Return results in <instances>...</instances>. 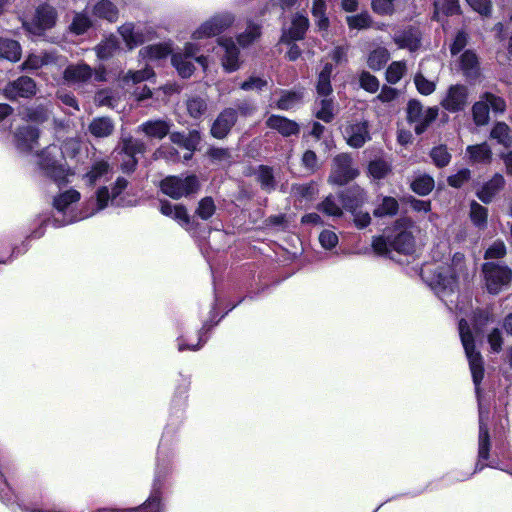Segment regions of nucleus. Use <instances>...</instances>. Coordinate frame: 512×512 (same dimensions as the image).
Instances as JSON below:
<instances>
[{"instance_id":"obj_1","label":"nucleus","mask_w":512,"mask_h":512,"mask_svg":"<svg viewBox=\"0 0 512 512\" xmlns=\"http://www.w3.org/2000/svg\"><path fill=\"white\" fill-rule=\"evenodd\" d=\"M38 165L43 173L58 185L69 182L74 172L66 165L62 150L57 145H49L38 155Z\"/></svg>"},{"instance_id":"obj_2","label":"nucleus","mask_w":512,"mask_h":512,"mask_svg":"<svg viewBox=\"0 0 512 512\" xmlns=\"http://www.w3.org/2000/svg\"><path fill=\"white\" fill-rule=\"evenodd\" d=\"M464 266V255L456 253L452 258L451 267H436L431 286L440 297L455 290L457 277L463 274Z\"/></svg>"},{"instance_id":"obj_3","label":"nucleus","mask_w":512,"mask_h":512,"mask_svg":"<svg viewBox=\"0 0 512 512\" xmlns=\"http://www.w3.org/2000/svg\"><path fill=\"white\" fill-rule=\"evenodd\" d=\"M459 334L469 361L473 382L476 386V390H478V386L484 377L483 359L481 354L475 351L474 338L465 319L459 321Z\"/></svg>"},{"instance_id":"obj_4","label":"nucleus","mask_w":512,"mask_h":512,"mask_svg":"<svg viewBox=\"0 0 512 512\" xmlns=\"http://www.w3.org/2000/svg\"><path fill=\"white\" fill-rule=\"evenodd\" d=\"M161 191L173 199L186 197L199 188L198 179L195 175H189L185 178L178 176H168L160 183Z\"/></svg>"},{"instance_id":"obj_5","label":"nucleus","mask_w":512,"mask_h":512,"mask_svg":"<svg viewBox=\"0 0 512 512\" xmlns=\"http://www.w3.org/2000/svg\"><path fill=\"white\" fill-rule=\"evenodd\" d=\"M438 116L437 107L424 108L420 102L411 100L407 106V119L414 124V131L420 135Z\"/></svg>"},{"instance_id":"obj_6","label":"nucleus","mask_w":512,"mask_h":512,"mask_svg":"<svg viewBox=\"0 0 512 512\" xmlns=\"http://www.w3.org/2000/svg\"><path fill=\"white\" fill-rule=\"evenodd\" d=\"M64 80L70 85L81 86L89 83L92 79L104 81V72L94 71L86 63H77L67 66L63 72Z\"/></svg>"},{"instance_id":"obj_7","label":"nucleus","mask_w":512,"mask_h":512,"mask_svg":"<svg viewBox=\"0 0 512 512\" xmlns=\"http://www.w3.org/2000/svg\"><path fill=\"white\" fill-rule=\"evenodd\" d=\"M234 22V16L230 13L217 14L205 21L199 28H197L192 38L195 40H201L212 36L219 35L227 28H229Z\"/></svg>"},{"instance_id":"obj_8","label":"nucleus","mask_w":512,"mask_h":512,"mask_svg":"<svg viewBox=\"0 0 512 512\" xmlns=\"http://www.w3.org/2000/svg\"><path fill=\"white\" fill-rule=\"evenodd\" d=\"M357 175L358 170L353 167L350 155L343 153L333 159L332 170L329 176L330 182L344 185L353 180Z\"/></svg>"},{"instance_id":"obj_9","label":"nucleus","mask_w":512,"mask_h":512,"mask_svg":"<svg viewBox=\"0 0 512 512\" xmlns=\"http://www.w3.org/2000/svg\"><path fill=\"white\" fill-rule=\"evenodd\" d=\"M469 103V90L467 86L455 84L449 86L440 105L450 113L463 111Z\"/></svg>"},{"instance_id":"obj_10","label":"nucleus","mask_w":512,"mask_h":512,"mask_svg":"<svg viewBox=\"0 0 512 512\" xmlns=\"http://www.w3.org/2000/svg\"><path fill=\"white\" fill-rule=\"evenodd\" d=\"M483 272L487 289L492 294H497L503 286L510 283L512 278V272L509 268L494 263H485Z\"/></svg>"},{"instance_id":"obj_11","label":"nucleus","mask_w":512,"mask_h":512,"mask_svg":"<svg viewBox=\"0 0 512 512\" xmlns=\"http://www.w3.org/2000/svg\"><path fill=\"white\" fill-rule=\"evenodd\" d=\"M198 51L199 47L196 44L187 42L181 52H175L172 54V65L182 78H189L194 73L195 68L192 58L195 57Z\"/></svg>"},{"instance_id":"obj_12","label":"nucleus","mask_w":512,"mask_h":512,"mask_svg":"<svg viewBox=\"0 0 512 512\" xmlns=\"http://www.w3.org/2000/svg\"><path fill=\"white\" fill-rule=\"evenodd\" d=\"M36 91L35 81L30 77L21 76L9 82L4 87L3 94L9 100H16L18 98H30L36 94Z\"/></svg>"},{"instance_id":"obj_13","label":"nucleus","mask_w":512,"mask_h":512,"mask_svg":"<svg viewBox=\"0 0 512 512\" xmlns=\"http://www.w3.org/2000/svg\"><path fill=\"white\" fill-rule=\"evenodd\" d=\"M347 144L353 148H361L371 137L366 121L347 122L342 130Z\"/></svg>"},{"instance_id":"obj_14","label":"nucleus","mask_w":512,"mask_h":512,"mask_svg":"<svg viewBox=\"0 0 512 512\" xmlns=\"http://www.w3.org/2000/svg\"><path fill=\"white\" fill-rule=\"evenodd\" d=\"M56 19L57 12L55 8L43 4L37 8L31 27H28V29L34 34H40L44 30L51 29L55 25Z\"/></svg>"},{"instance_id":"obj_15","label":"nucleus","mask_w":512,"mask_h":512,"mask_svg":"<svg viewBox=\"0 0 512 512\" xmlns=\"http://www.w3.org/2000/svg\"><path fill=\"white\" fill-rule=\"evenodd\" d=\"M237 121L235 109H224L214 120L211 126V135L217 139L225 138Z\"/></svg>"},{"instance_id":"obj_16","label":"nucleus","mask_w":512,"mask_h":512,"mask_svg":"<svg viewBox=\"0 0 512 512\" xmlns=\"http://www.w3.org/2000/svg\"><path fill=\"white\" fill-rule=\"evenodd\" d=\"M64 58L54 52H41L40 54H30L22 63L23 70H37L49 65H62Z\"/></svg>"},{"instance_id":"obj_17","label":"nucleus","mask_w":512,"mask_h":512,"mask_svg":"<svg viewBox=\"0 0 512 512\" xmlns=\"http://www.w3.org/2000/svg\"><path fill=\"white\" fill-rule=\"evenodd\" d=\"M309 27V20L302 14H295L291 26L283 31L281 42L290 44L293 41L301 40Z\"/></svg>"},{"instance_id":"obj_18","label":"nucleus","mask_w":512,"mask_h":512,"mask_svg":"<svg viewBox=\"0 0 512 512\" xmlns=\"http://www.w3.org/2000/svg\"><path fill=\"white\" fill-rule=\"evenodd\" d=\"M505 179L501 174L496 173L490 180L485 182L477 191L476 196L485 204L493 201L494 197L504 188Z\"/></svg>"},{"instance_id":"obj_19","label":"nucleus","mask_w":512,"mask_h":512,"mask_svg":"<svg viewBox=\"0 0 512 512\" xmlns=\"http://www.w3.org/2000/svg\"><path fill=\"white\" fill-rule=\"evenodd\" d=\"M266 126L277 131L283 137L297 135L300 131L298 123L280 115H271L266 120Z\"/></svg>"},{"instance_id":"obj_20","label":"nucleus","mask_w":512,"mask_h":512,"mask_svg":"<svg viewBox=\"0 0 512 512\" xmlns=\"http://www.w3.org/2000/svg\"><path fill=\"white\" fill-rule=\"evenodd\" d=\"M39 130L32 126H23L17 129L15 141L21 151H30L38 143Z\"/></svg>"},{"instance_id":"obj_21","label":"nucleus","mask_w":512,"mask_h":512,"mask_svg":"<svg viewBox=\"0 0 512 512\" xmlns=\"http://www.w3.org/2000/svg\"><path fill=\"white\" fill-rule=\"evenodd\" d=\"M219 45L225 50V54L222 58L223 68L227 72L236 71L240 67L239 63V50L236 47L232 39H219Z\"/></svg>"},{"instance_id":"obj_22","label":"nucleus","mask_w":512,"mask_h":512,"mask_svg":"<svg viewBox=\"0 0 512 512\" xmlns=\"http://www.w3.org/2000/svg\"><path fill=\"white\" fill-rule=\"evenodd\" d=\"M343 206L350 212H354L366 201V195L362 188L353 186L340 194Z\"/></svg>"},{"instance_id":"obj_23","label":"nucleus","mask_w":512,"mask_h":512,"mask_svg":"<svg viewBox=\"0 0 512 512\" xmlns=\"http://www.w3.org/2000/svg\"><path fill=\"white\" fill-rule=\"evenodd\" d=\"M160 212L163 215L176 220L181 226H187L190 223L189 214L183 205H173L170 202L164 200L161 201Z\"/></svg>"},{"instance_id":"obj_24","label":"nucleus","mask_w":512,"mask_h":512,"mask_svg":"<svg viewBox=\"0 0 512 512\" xmlns=\"http://www.w3.org/2000/svg\"><path fill=\"white\" fill-rule=\"evenodd\" d=\"M148 137L162 139L169 134L171 123L166 120H149L139 127Z\"/></svg>"},{"instance_id":"obj_25","label":"nucleus","mask_w":512,"mask_h":512,"mask_svg":"<svg viewBox=\"0 0 512 512\" xmlns=\"http://www.w3.org/2000/svg\"><path fill=\"white\" fill-rule=\"evenodd\" d=\"M126 46L131 50L145 41V36L140 30H136L132 23H125L118 28Z\"/></svg>"},{"instance_id":"obj_26","label":"nucleus","mask_w":512,"mask_h":512,"mask_svg":"<svg viewBox=\"0 0 512 512\" xmlns=\"http://www.w3.org/2000/svg\"><path fill=\"white\" fill-rule=\"evenodd\" d=\"M114 123L109 117H96L89 126V132L96 138H105L110 136L114 131Z\"/></svg>"},{"instance_id":"obj_27","label":"nucleus","mask_w":512,"mask_h":512,"mask_svg":"<svg viewBox=\"0 0 512 512\" xmlns=\"http://www.w3.org/2000/svg\"><path fill=\"white\" fill-rule=\"evenodd\" d=\"M466 154L472 163L488 164L492 160V151L487 143L470 145L466 148Z\"/></svg>"},{"instance_id":"obj_28","label":"nucleus","mask_w":512,"mask_h":512,"mask_svg":"<svg viewBox=\"0 0 512 512\" xmlns=\"http://www.w3.org/2000/svg\"><path fill=\"white\" fill-rule=\"evenodd\" d=\"M172 53V47L169 43H158L148 45L140 49L139 56L148 60H159Z\"/></svg>"},{"instance_id":"obj_29","label":"nucleus","mask_w":512,"mask_h":512,"mask_svg":"<svg viewBox=\"0 0 512 512\" xmlns=\"http://www.w3.org/2000/svg\"><path fill=\"white\" fill-rule=\"evenodd\" d=\"M127 180L124 178H118L115 186L112 188L111 194L106 187H102L97 192V205L98 210H101L107 206L108 200L112 197L115 199L126 187Z\"/></svg>"},{"instance_id":"obj_30","label":"nucleus","mask_w":512,"mask_h":512,"mask_svg":"<svg viewBox=\"0 0 512 512\" xmlns=\"http://www.w3.org/2000/svg\"><path fill=\"white\" fill-rule=\"evenodd\" d=\"M92 13L95 17L115 22L118 19L119 11L111 1L100 0L93 6Z\"/></svg>"},{"instance_id":"obj_31","label":"nucleus","mask_w":512,"mask_h":512,"mask_svg":"<svg viewBox=\"0 0 512 512\" xmlns=\"http://www.w3.org/2000/svg\"><path fill=\"white\" fill-rule=\"evenodd\" d=\"M460 69L466 78H476L479 74V62L476 54L470 50L460 57Z\"/></svg>"},{"instance_id":"obj_32","label":"nucleus","mask_w":512,"mask_h":512,"mask_svg":"<svg viewBox=\"0 0 512 512\" xmlns=\"http://www.w3.org/2000/svg\"><path fill=\"white\" fill-rule=\"evenodd\" d=\"M333 72V66L330 63H326L318 75L317 81V94L320 97H328L332 93L331 86V75Z\"/></svg>"},{"instance_id":"obj_33","label":"nucleus","mask_w":512,"mask_h":512,"mask_svg":"<svg viewBox=\"0 0 512 512\" xmlns=\"http://www.w3.org/2000/svg\"><path fill=\"white\" fill-rule=\"evenodd\" d=\"M391 247L399 253L410 254L414 249V238L410 232L401 231L391 241Z\"/></svg>"},{"instance_id":"obj_34","label":"nucleus","mask_w":512,"mask_h":512,"mask_svg":"<svg viewBox=\"0 0 512 512\" xmlns=\"http://www.w3.org/2000/svg\"><path fill=\"white\" fill-rule=\"evenodd\" d=\"M394 41L400 49L415 51L420 45V40L415 31H402L394 36Z\"/></svg>"},{"instance_id":"obj_35","label":"nucleus","mask_w":512,"mask_h":512,"mask_svg":"<svg viewBox=\"0 0 512 512\" xmlns=\"http://www.w3.org/2000/svg\"><path fill=\"white\" fill-rule=\"evenodd\" d=\"M20 56L21 48L17 41L0 37V58L15 62Z\"/></svg>"},{"instance_id":"obj_36","label":"nucleus","mask_w":512,"mask_h":512,"mask_svg":"<svg viewBox=\"0 0 512 512\" xmlns=\"http://www.w3.org/2000/svg\"><path fill=\"white\" fill-rule=\"evenodd\" d=\"M429 61L426 62L428 64ZM425 70V62L420 64V71L414 76V83L417 91L422 95H430L436 89V80L427 79L423 71Z\"/></svg>"},{"instance_id":"obj_37","label":"nucleus","mask_w":512,"mask_h":512,"mask_svg":"<svg viewBox=\"0 0 512 512\" xmlns=\"http://www.w3.org/2000/svg\"><path fill=\"white\" fill-rule=\"evenodd\" d=\"M119 50V43L115 36H110L95 47L96 54L100 59H108Z\"/></svg>"},{"instance_id":"obj_38","label":"nucleus","mask_w":512,"mask_h":512,"mask_svg":"<svg viewBox=\"0 0 512 512\" xmlns=\"http://www.w3.org/2000/svg\"><path fill=\"white\" fill-rule=\"evenodd\" d=\"M257 180L260 183L261 188L266 192H271L276 187L273 169L269 166H259L257 171Z\"/></svg>"},{"instance_id":"obj_39","label":"nucleus","mask_w":512,"mask_h":512,"mask_svg":"<svg viewBox=\"0 0 512 512\" xmlns=\"http://www.w3.org/2000/svg\"><path fill=\"white\" fill-rule=\"evenodd\" d=\"M491 138L496 139L498 143L505 147L512 145V131L504 122H498L491 131Z\"/></svg>"},{"instance_id":"obj_40","label":"nucleus","mask_w":512,"mask_h":512,"mask_svg":"<svg viewBox=\"0 0 512 512\" xmlns=\"http://www.w3.org/2000/svg\"><path fill=\"white\" fill-rule=\"evenodd\" d=\"M435 182L434 179L427 175H419L415 178V180L411 183V189L421 195H428L434 188Z\"/></svg>"},{"instance_id":"obj_41","label":"nucleus","mask_w":512,"mask_h":512,"mask_svg":"<svg viewBox=\"0 0 512 512\" xmlns=\"http://www.w3.org/2000/svg\"><path fill=\"white\" fill-rule=\"evenodd\" d=\"M92 26V21L85 12L75 13L73 20L69 26V30L76 34H84Z\"/></svg>"},{"instance_id":"obj_42","label":"nucleus","mask_w":512,"mask_h":512,"mask_svg":"<svg viewBox=\"0 0 512 512\" xmlns=\"http://www.w3.org/2000/svg\"><path fill=\"white\" fill-rule=\"evenodd\" d=\"M22 119L35 123H43L48 120L49 112L43 106L28 107L21 112Z\"/></svg>"},{"instance_id":"obj_43","label":"nucleus","mask_w":512,"mask_h":512,"mask_svg":"<svg viewBox=\"0 0 512 512\" xmlns=\"http://www.w3.org/2000/svg\"><path fill=\"white\" fill-rule=\"evenodd\" d=\"M79 199L80 193L76 190L71 189L55 197L53 205L59 212H63L65 211V209L68 208L70 204L79 201Z\"/></svg>"},{"instance_id":"obj_44","label":"nucleus","mask_w":512,"mask_h":512,"mask_svg":"<svg viewBox=\"0 0 512 512\" xmlns=\"http://www.w3.org/2000/svg\"><path fill=\"white\" fill-rule=\"evenodd\" d=\"M389 60L387 49L379 47L373 50L368 56V66L373 70H380Z\"/></svg>"},{"instance_id":"obj_45","label":"nucleus","mask_w":512,"mask_h":512,"mask_svg":"<svg viewBox=\"0 0 512 512\" xmlns=\"http://www.w3.org/2000/svg\"><path fill=\"white\" fill-rule=\"evenodd\" d=\"M488 210L476 201L470 204V218L474 225L483 228L487 223Z\"/></svg>"},{"instance_id":"obj_46","label":"nucleus","mask_w":512,"mask_h":512,"mask_svg":"<svg viewBox=\"0 0 512 512\" xmlns=\"http://www.w3.org/2000/svg\"><path fill=\"white\" fill-rule=\"evenodd\" d=\"M398 202L393 197H384L382 203L374 210L376 217L393 216L398 212Z\"/></svg>"},{"instance_id":"obj_47","label":"nucleus","mask_w":512,"mask_h":512,"mask_svg":"<svg viewBox=\"0 0 512 512\" xmlns=\"http://www.w3.org/2000/svg\"><path fill=\"white\" fill-rule=\"evenodd\" d=\"M473 120L476 125H485L489 120V107L485 100L476 102L472 107Z\"/></svg>"},{"instance_id":"obj_48","label":"nucleus","mask_w":512,"mask_h":512,"mask_svg":"<svg viewBox=\"0 0 512 512\" xmlns=\"http://www.w3.org/2000/svg\"><path fill=\"white\" fill-rule=\"evenodd\" d=\"M430 157L433 163L439 168L447 166L451 161V154L448 152L445 145L434 147L430 152Z\"/></svg>"},{"instance_id":"obj_49","label":"nucleus","mask_w":512,"mask_h":512,"mask_svg":"<svg viewBox=\"0 0 512 512\" xmlns=\"http://www.w3.org/2000/svg\"><path fill=\"white\" fill-rule=\"evenodd\" d=\"M216 211V205L212 197H204L199 201L195 214L202 220L210 219Z\"/></svg>"},{"instance_id":"obj_50","label":"nucleus","mask_w":512,"mask_h":512,"mask_svg":"<svg viewBox=\"0 0 512 512\" xmlns=\"http://www.w3.org/2000/svg\"><path fill=\"white\" fill-rule=\"evenodd\" d=\"M318 209L328 216L340 217L343 214L342 208L336 202L334 196H327L318 206Z\"/></svg>"},{"instance_id":"obj_51","label":"nucleus","mask_w":512,"mask_h":512,"mask_svg":"<svg viewBox=\"0 0 512 512\" xmlns=\"http://www.w3.org/2000/svg\"><path fill=\"white\" fill-rule=\"evenodd\" d=\"M186 107L189 115L195 119L200 118L207 110L205 100L200 97L189 98Z\"/></svg>"},{"instance_id":"obj_52","label":"nucleus","mask_w":512,"mask_h":512,"mask_svg":"<svg viewBox=\"0 0 512 512\" xmlns=\"http://www.w3.org/2000/svg\"><path fill=\"white\" fill-rule=\"evenodd\" d=\"M145 150L144 144L136 139L127 138L122 142L121 150L119 151L120 155H130L136 156V154H141Z\"/></svg>"},{"instance_id":"obj_53","label":"nucleus","mask_w":512,"mask_h":512,"mask_svg":"<svg viewBox=\"0 0 512 512\" xmlns=\"http://www.w3.org/2000/svg\"><path fill=\"white\" fill-rule=\"evenodd\" d=\"M406 72V64L402 61H396L390 64L386 71V79L391 84H396L400 81Z\"/></svg>"},{"instance_id":"obj_54","label":"nucleus","mask_w":512,"mask_h":512,"mask_svg":"<svg viewBox=\"0 0 512 512\" xmlns=\"http://www.w3.org/2000/svg\"><path fill=\"white\" fill-rule=\"evenodd\" d=\"M315 116L326 123L331 122L334 118L333 100L328 97H323L320 101V109L316 111Z\"/></svg>"},{"instance_id":"obj_55","label":"nucleus","mask_w":512,"mask_h":512,"mask_svg":"<svg viewBox=\"0 0 512 512\" xmlns=\"http://www.w3.org/2000/svg\"><path fill=\"white\" fill-rule=\"evenodd\" d=\"M368 171L374 179H383L390 172V165L382 159H377L370 162Z\"/></svg>"},{"instance_id":"obj_56","label":"nucleus","mask_w":512,"mask_h":512,"mask_svg":"<svg viewBox=\"0 0 512 512\" xmlns=\"http://www.w3.org/2000/svg\"><path fill=\"white\" fill-rule=\"evenodd\" d=\"M154 76V72L151 68H144L138 71H128L122 77L123 82L128 83H139L144 80H148Z\"/></svg>"},{"instance_id":"obj_57","label":"nucleus","mask_w":512,"mask_h":512,"mask_svg":"<svg viewBox=\"0 0 512 512\" xmlns=\"http://www.w3.org/2000/svg\"><path fill=\"white\" fill-rule=\"evenodd\" d=\"M489 433L487 428L480 423V429H479V461L487 460L489 456Z\"/></svg>"},{"instance_id":"obj_58","label":"nucleus","mask_w":512,"mask_h":512,"mask_svg":"<svg viewBox=\"0 0 512 512\" xmlns=\"http://www.w3.org/2000/svg\"><path fill=\"white\" fill-rule=\"evenodd\" d=\"M94 101L97 106L115 108L117 106L118 99L112 91L103 89L96 93Z\"/></svg>"},{"instance_id":"obj_59","label":"nucleus","mask_w":512,"mask_h":512,"mask_svg":"<svg viewBox=\"0 0 512 512\" xmlns=\"http://www.w3.org/2000/svg\"><path fill=\"white\" fill-rule=\"evenodd\" d=\"M302 98V94L298 92H286L277 101V108L281 110H289L294 107Z\"/></svg>"},{"instance_id":"obj_60","label":"nucleus","mask_w":512,"mask_h":512,"mask_svg":"<svg viewBox=\"0 0 512 512\" xmlns=\"http://www.w3.org/2000/svg\"><path fill=\"white\" fill-rule=\"evenodd\" d=\"M312 14L317 19V24L320 29L327 28L328 19L325 17V0L313 1Z\"/></svg>"},{"instance_id":"obj_61","label":"nucleus","mask_w":512,"mask_h":512,"mask_svg":"<svg viewBox=\"0 0 512 512\" xmlns=\"http://www.w3.org/2000/svg\"><path fill=\"white\" fill-rule=\"evenodd\" d=\"M110 170V165L106 161L96 162L92 169L86 174L90 184L96 182L100 177L107 174Z\"/></svg>"},{"instance_id":"obj_62","label":"nucleus","mask_w":512,"mask_h":512,"mask_svg":"<svg viewBox=\"0 0 512 512\" xmlns=\"http://www.w3.org/2000/svg\"><path fill=\"white\" fill-rule=\"evenodd\" d=\"M359 83L364 90L370 93H375L379 89L378 79L374 75L366 71H363L360 74Z\"/></svg>"},{"instance_id":"obj_63","label":"nucleus","mask_w":512,"mask_h":512,"mask_svg":"<svg viewBox=\"0 0 512 512\" xmlns=\"http://www.w3.org/2000/svg\"><path fill=\"white\" fill-rule=\"evenodd\" d=\"M347 23L353 29H365L370 27L371 18L368 13H361L354 16L347 17Z\"/></svg>"},{"instance_id":"obj_64","label":"nucleus","mask_w":512,"mask_h":512,"mask_svg":"<svg viewBox=\"0 0 512 512\" xmlns=\"http://www.w3.org/2000/svg\"><path fill=\"white\" fill-rule=\"evenodd\" d=\"M372 248L374 252L380 256H388L393 250L391 241L386 240L384 237H375L372 241Z\"/></svg>"}]
</instances>
